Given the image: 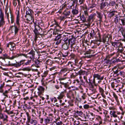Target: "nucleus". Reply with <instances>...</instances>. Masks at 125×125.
Listing matches in <instances>:
<instances>
[{"label": "nucleus", "instance_id": "1", "mask_svg": "<svg viewBox=\"0 0 125 125\" xmlns=\"http://www.w3.org/2000/svg\"><path fill=\"white\" fill-rule=\"evenodd\" d=\"M34 26L35 28L34 32L35 34V40H36L38 37L37 36L39 35H41L42 34V29L38 25H37L35 23H34Z\"/></svg>", "mask_w": 125, "mask_h": 125}, {"label": "nucleus", "instance_id": "2", "mask_svg": "<svg viewBox=\"0 0 125 125\" xmlns=\"http://www.w3.org/2000/svg\"><path fill=\"white\" fill-rule=\"evenodd\" d=\"M26 60H22L19 62H16L15 63H11L10 62H9V64L8 65L9 66H14L16 68H18L20 67L21 65L25 63Z\"/></svg>", "mask_w": 125, "mask_h": 125}, {"label": "nucleus", "instance_id": "3", "mask_svg": "<svg viewBox=\"0 0 125 125\" xmlns=\"http://www.w3.org/2000/svg\"><path fill=\"white\" fill-rule=\"evenodd\" d=\"M76 92L74 90L69 91L67 93V96L70 99H74V96L76 95Z\"/></svg>", "mask_w": 125, "mask_h": 125}, {"label": "nucleus", "instance_id": "4", "mask_svg": "<svg viewBox=\"0 0 125 125\" xmlns=\"http://www.w3.org/2000/svg\"><path fill=\"white\" fill-rule=\"evenodd\" d=\"M0 27L2 26L5 23V21L4 18V14L2 11L1 9H0Z\"/></svg>", "mask_w": 125, "mask_h": 125}, {"label": "nucleus", "instance_id": "5", "mask_svg": "<svg viewBox=\"0 0 125 125\" xmlns=\"http://www.w3.org/2000/svg\"><path fill=\"white\" fill-rule=\"evenodd\" d=\"M103 86H101L98 85L99 90V92L102 97L104 98H105V96L104 94V89H105L106 88V86L105 83H103Z\"/></svg>", "mask_w": 125, "mask_h": 125}, {"label": "nucleus", "instance_id": "6", "mask_svg": "<svg viewBox=\"0 0 125 125\" xmlns=\"http://www.w3.org/2000/svg\"><path fill=\"white\" fill-rule=\"evenodd\" d=\"M7 47L11 51H14L16 49V45L13 42H10L7 44Z\"/></svg>", "mask_w": 125, "mask_h": 125}, {"label": "nucleus", "instance_id": "7", "mask_svg": "<svg viewBox=\"0 0 125 125\" xmlns=\"http://www.w3.org/2000/svg\"><path fill=\"white\" fill-rule=\"evenodd\" d=\"M24 56L25 57L27 58L28 57V56H27V55L26 54H15L14 55H13L11 56H9L8 57V58L9 59L11 60H13L15 59L16 58H17L19 56Z\"/></svg>", "mask_w": 125, "mask_h": 125}, {"label": "nucleus", "instance_id": "8", "mask_svg": "<svg viewBox=\"0 0 125 125\" xmlns=\"http://www.w3.org/2000/svg\"><path fill=\"white\" fill-rule=\"evenodd\" d=\"M117 57H113L112 59L111 60V64H116L118 62H123L125 61L124 60H122L119 58H117Z\"/></svg>", "mask_w": 125, "mask_h": 125}, {"label": "nucleus", "instance_id": "9", "mask_svg": "<svg viewBox=\"0 0 125 125\" xmlns=\"http://www.w3.org/2000/svg\"><path fill=\"white\" fill-rule=\"evenodd\" d=\"M8 116L7 115H3L1 113H0V119L2 120L3 122L4 123H6L8 121Z\"/></svg>", "mask_w": 125, "mask_h": 125}, {"label": "nucleus", "instance_id": "10", "mask_svg": "<svg viewBox=\"0 0 125 125\" xmlns=\"http://www.w3.org/2000/svg\"><path fill=\"white\" fill-rule=\"evenodd\" d=\"M70 44L68 41L67 39H66L64 41V43L62 44V46L64 50H67L69 48Z\"/></svg>", "mask_w": 125, "mask_h": 125}, {"label": "nucleus", "instance_id": "11", "mask_svg": "<svg viewBox=\"0 0 125 125\" xmlns=\"http://www.w3.org/2000/svg\"><path fill=\"white\" fill-rule=\"evenodd\" d=\"M111 43L112 46L114 47L117 48L118 47H120L122 43L118 41H116L114 42H111Z\"/></svg>", "mask_w": 125, "mask_h": 125}, {"label": "nucleus", "instance_id": "12", "mask_svg": "<svg viewBox=\"0 0 125 125\" xmlns=\"http://www.w3.org/2000/svg\"><path fill=\"white\" fill-rule=\"evenodd\" d=\"M86 116L91 121L93 120L95 118V115L92 113H89Z\"/></svg>", "mask_w": 125, "mask_h": 125}, {"label": "nucleus", "instance_id": "13", "mask_svg": "<svg viewBox=\"0 0 125 125\" xmlns=\"http://www.w3.org/2000/svg\"><path fill=\"white\" fill-rule=\"evenodd\" d=\"M66 92L67 91L66 89H64V90L62 91L60 94L58 95V97H57V98L58 99H62L64 96V94L66 93Z\"/></svg>", "mask_w": 125, "mask_h": 125}, {"label": "nucleus", "instance_id": "14", "mask_svg": "<svg viewBox=\"0 0 125 125\" xmlns=\"http://www.w3.org/2000/svg\"><path fill=\"white\" fill-rule=\"evenodd\" d=\"M93 76L94 79L97 78V79L100 80H103L104 78V76H101L100 75L97 74H94Z\"/></svg>", "mask_w": 125, "mask_h": 125}, {"label": "nucleus", "instance_id": "15", "mask_svg": "<svg viewBox=\"0 0 125 125\" xmlns=\"http://www.w3.org/2000/svg\"><path fill=\"white\" fill-rule=\"evenodd\" d=\"M13 26L14 27V33L15 34H16L18 32V31L19 30V29L18 28L19 27H18V26H17L15 25H14V26H11L10 27V29H11V31H12V33H14V31H12V28L13 27Z\"/></svg>", "mask_w": 125, "mask_h": 125}, {"label": "nucleus", "instance_id": "16", "mask_svg": "<svg viewBox=\"0 0 125 125\" xmlns=\"http://www.w3.org/2000/svg\"><path fill=\"white\" fill-rule=\"evenodd\" d=\"M119 70L116 67H115L112 69V70L113 71V75L118 76V74Z\"/></svg>", "mask_w": 125, "mask_h": 125}, {"label": "nucleus", "instance_id": "17", "mask_svg": "<svg viewBox=\"0 0 125 125\" xmlns=\"http://www.w3.org/2000/svg\"><path fill=\"white\" fill-rule=\"evenodd\" d=\"M42 94H39L38 96H37V97L38 99H39L40 101V103H43V101L44 99V98L42 96Z\"/></svg>", "mask_w": 125, "mask_h": 125}, {"label": "nucleus", "instance_id": "18", "mask_svg": "<svg viewBox=\"0 0 125 125\" xmlns=\"http://www.w3.org/2000/svg\"><path fill=\"white\" fill-rule=\"evenodd\" d=\"M35 52L33 50H31V51L29 52L28 54H31V56H30V58L31 59H34L35 57Z\"/></svg>", "mask_w": 125, "mask_h": 125}, {"label": "nucleus", "instance_id": "19", "mask_svg": "<svg viewBox=\"0 0 125 125\" xmlns=\"http://www.w3.org/2000/svg\"><path fill=\"white\" fill-rule=\"evenodd\" d=\"M26 15H33V12L31 9H28L26 10Z\"/></svg>", "mask_w": 125, "mask_h": 125}, {"label": "nucleus", "instance_id": "20", "mask_svg": "<svg viewBox=\"0 0 125 125\" xmlns=\"http://www.w3.org/2000/svg\"><path fill=\"white\" fill-rule=\"evenodd\" d=\"M38 95L39 94H42L44 92V88L43 87L40 86L38 88Z\"/></svg>", "mask_w": 125, "mask_h": 125}, {"label": "nucleus", "instance_id": "21", "mask_svg": "<svg viewBox=\"0 0 125 125\" xmlns=\"http://www.w3.org/2000/svg\"><path fill=\"white\" fill-rule=\"evenodd\" d=\"M97 17L99 19V21L101 22L102 21L103 17V14L101 13L98 12H97Z\"/></svg>", "mask_w": 125, "mask_h": 125}, {"label": "nucleus", "instance_id": "22", "mask_svg": "<svg viewBox=\"0 0 125 125\" xmlns=\"http://www.w3.org/2000/svg\"><path fill=\"white\" fill-rule=\"evenodd\" d=\"M71 49L73 51H76V50H77L78 49L79 47L75 45V44H72L71 46Z\"/></svg>", "mask_w": 125, "mask_h": 125}, {"label": "nucleus", "instance_id": "23", "mask_svg": "<svg viewBox=\"0 0 125 125\" xmlns=\"http://www.w3.org/2000/svg\"><path fill=\"white\" fill-rule=\"evenodd\" d=\"M96 91V89L94 87L90 88L89 89V93L91 95H92Z\"/></svg>", "mask_w": 125, "mask_h": 125}, {"label": "nucleus", "instance_id": "24", "mask_svg": "<svg viewBox=\"0 0 125 125\" xmlns=\"http://www.w3.org/2000/svg\"><path fill=\"white\" fill-rule=\"evenodd\" d=\"M17 17L16 23L18 27H20V24L19 23L20 19L19 18V10L17 11Z\"/></svg>", "mask_w": 125, "mask_h": 125}, {"label": "nucleus", "instance_id": "25", "mask_svg": "<svg viewBox=\"0 0 125 125\" xmlns=\"http://www.w3.org/2000/svg\"><path fill=\"white\" fill-rule=\"evenodd\" d=\"M33 15H25V17L26 18V20L29 21H30L32 20L33 21Z\"/></svg>", "mask_w": 125, "mask_h": 125}, {"label": "nucleus", "instance_id": "26", "mask_svg": "<svg viewBox=\"0 0 125 125\" xmlns=\"http://www.w3.org/2000/svg\"><path fill=\"white\" fill-rule=\"evenodd\" d=\"M116 112L114 110H111L110 112V114L111 115V117H112L114 118H116L117 117V115L116 114Z\"/></svg>", "mask_w": 125, "mask_h": 125}, {"label": "nucleus", "instance_id": "27", "mask_svg": "<svg viewBox=\"0 0 125 125\" xmlns=\"http://www.w3.org/2000/svg\"><path fill=\"white\" fill-rule=\"evenodd\" d=\"M79 12V11L78 9H73L72 11V13L73 16L77 15Z\"/></svg>", "mask_w": 125, "mask_h": 125}, {"label": "nucleus", "instance_id": "28", "mask_svg": "<svg viewBox=\"0 0 125 125\" xmlns=\"http://www.w3.org/2000/svg\"><path fill=\"white\" fill-rule=\"evenodd\" d=\"M116 17L115 18L114 22L116 24H117L118 23H119L120 25L121 24L120 23V19L121 18H120L118 16H117L116 15L115 16Z\"/></svg>", "mask_w": 125, "mask_h": 125}, {"label": "nucleus", "instance_id": "29", "mask_svg": "<svg viewBox=\"0 0 125 125\" xmlns=\"http://www.w3.org/2000/svg\"><path fill=\"white\" fill-rule=\"evenodd\" d=\"M117 11L115 10H113L109 12L108 14V17L109 18H111L113 16L116 14L115 13H117Z\"/></svg>", "mask_w": 125, "mask_h": 125}, {"label": "nucleus", "instance_id": "30", "mask_svg": "<svg viewBox=\"0 0 125 125\" xmlns=\"http://www.w3.org/2000/svg\"><path fill=\"white\" fill-rule=\"evenodd\" d=\"M119 55V53H118V52H114L109 54V55L107 56V58L109 57L110 58L111 57H112L115 55H116V57H117Z\"/></svg>", "mask_w": 125, "mask_h": 125}, {"label": "nucleus", "instance_id": "31", "mask_svg": "<svg viewBox=\"0 0 125 125\" xmlns=\"http://www.w3.org/2000/svg\"><path fill=\"white\" fill-rule=\"evenodd\" d=\"M71 13L70 11H68V9H66L63 12V14L66 16H67L69 15Z\"/></svg>", "mask_w": 125, "mask_h": 125}, {"label": "nucleus", "instance_id": "32", "mask_svg": "<svg viewBox=\"0 0 125 125\" xmlns=\"http://www.w3.org/2000/svg\"><path fill=\"white\" fill-rule=\"evenodd\" d=\"M64 36V35L63 34H59L56 37V38L54 39V40H60V39H62V38Z\"/></svg>", "mask_w": 125, "mask_h": 125}, {"label": "nucleus", "instance_id": "33", "mask_svg": "<svg viewBox=\"0 0 125 125\" xmlns=\"http://www.w3.org/2000/svg\"><path fill=\"white\" fill-rule=\"evenodd\" d=\"M108 3L107 2H102L100 4V9L101 10H102L104 8L106 5Z\"/></svg>", "mask_w": 125, "mask_h": 125}, {"label": "nucleus", "instance_id": "34", "mask_svg": "<svg viewBox=\"0 0 125 125\" xmlns=\"http://www.w3.org/2000/svg\"><path fill=\"white\" fill-rule=\"evenodd\" d=\"M75 39L73 37H72L71 38H70L68 40V41H69V43L70 44V42H71L72 44H75Z\"/></svg>", "mask_w": 125, "mask_h": 125}, {"label": "nucleus", "instance_id": "35", "mask_svg": "<svg viewBox=\"0 0 125 125\" xmlns=\"http://www.w3.org/2000/svg\"><path fill=\"white\" fill-rule=\"evenodd\" d=\"M95 16V15L94 14H91L90 16H89L88 19V20L89 22H90L91 21H93V20Z\"/></svg>", "mask_w": 125, "mask_h": 125}, {"label": "nucleus", "instance_id": "36", "mask_svg": "<svg viewBox=\"0 0 125 125\" xmlns=\"http://www.w3.org/2000/svg\"><path fill=\"white\" fill-rule=\"evenodd\" d=\"M109 40V38L107 37H105L103 38V42L104 43L106 42V44L108 43Z\"/></svg>", "mask_w": 125, "mask_h": 125}, {"label": "nucleus", "instance_id": "37", "mask_svg": "<svg viewBox=\"0 0 125 125\" xmlns=\"http://www.w3.org/2000/svg\"><path fill=\"white\" fill-rule=\"evenodd\" d=\"M120 22L121 24V25H125V16L123 18L120 19Z\"/></svg>", "mask_w": 125, "mask_h": 125}, {"label": "nucleus", "instance_id": "38", "mask_svg": "<svg viewBox=\"0 0 125 125\" xmlns=\"http://www.w3.org/2000/svg\"><path fill=\"white\" fill-rule=\"evenodd\" d=\"M10 14V18L11 20V23H13L14 21V18L12 14L11 13L10 11H9Z\"/></svg>", "mask_w": 125, "mask_h": 125}, {"label": "nucleus", "instance_id": "39", "mask_svg": "<svg viewBox=\"0 0 125 125\" xmlns=\"http://www.w3.org/2000/svg\"><path fill=\"white\" fill-rule=\"evenodd\" d=\"M122 43L121 44V46L120 47H118V51L117 52H118L119 53V52L122 53V52L123 51L124 49L123 47H122Z\"/></svg>", "mask_w": 125, "mask_h": 125}, {"label": "nucleus", "instance_id": "40", "mask_svg": "<svg viewBox=\"0 0 125 125\" xmlns=\"http://www.w3.org/2000/svg\"><path fill=\"white\" fill-rule=\"evenodd\" d=\"M31 125H36L37 122L36 120H35L33 119H31V120L29 122Z\"/></svg>", "mask_w": 125, "mask_h": 125}, {"label": "nucleus", "instance_id": "41", "mask_svg": "<svg viewBox=\"0 0 125 125\" xmlns=\"http://www.w3.org/2000/svg\"><path fill=\"white\" fill-rule=\"evenodd\" d=\"M45 123L46 125H47L48 124H49L51 123L52 121L51 120L50 118L47 117L45 119Z\"/></svg>", "mask_w": 125, "mask_h": 125}, {"label": "nucleus", "instance_id": "42", "mask_svg": "<svg viewBox=\"0 0 125 125\" xmlns=\"http://www.w3.org/2000/svg\"><path fill=\"white\" fill-rule=\"evenodd\" d=\"M96 34V32H95L94 30H92L91 31V32L90 33V35L91 37L93 38L94 37V36Z\"/></svg>", "mask_w": 125, "mask_h": 125}, {"label": "nucleus", "instance_id": "43", "mask_svg": "<svg viewBox=\"0 0 125 125\" xmlns=\"http://www.w3.org/2000/svg\"><path fill=\"white\" fill-rule=\"evenodd\" d=\"M66 78H61L59 79V80L60 81V84L63 85H65L66 83H64L62 81L65 80L66 79Z\"/></svg>", "mask_w": 125, "mask_h": 125}, {"label": "nucleus", "instance_id": "44", "mask_svg": "<svg viewBox=\"0 0 125 125\" xmlns=\"http://www.w3.org/2000/svg\"><path fill=\"white\" fill-rule=\"evenodd\" d=\"M121 29L120 28L119 30H120L122 35L125 39V31L122 27H121Z\"/></svg>", "mask_w": 125, "mask_h": 125}, {"label": "nucleus", "instance_id": "45", "mask_svg": "<svg viewBox=\"0 0 125 125\" xmlns=\"http://www.w3.org/2000/svg\"><path fill=\"white\" fill-rule=\"evenodd\" d=\"M46 63L48 65L51 66L53 63L52 61L50 59H48L46 61Z\"/></svg>", "mask_w": 125, "mask_h": 125}, {"label": "nucleus", "instance_id": "46", "mask_svg": "<svg viewBox=\"0 0 125 125\" xmlns=\"http://www.w3.org/2000/svg\"><path fill=\"white\" fill-rule=\"evenodd\" d=\"M73 83H75L77 85H80V81L78 79H76L73 81Z\"/></svg>", "mask_w": 125, "mask_h": 125}, {"label": "nucleus", "instance_id": "47", "mask_svg": "<svg viewBox=\"0 0 125 125\" xmlns=\"http://www.w3.org/2000/svg\"><path fill=\"white\" fill-rule=\"evenodd\" d=\"M80 18L81 20L83 22H84L86 21L85 18L84 16L83 15L80 16Z\"/></svg>", "mask_w": 125, "mask_h": 125}, {"label": "nucleus", "instance_id": "48", "mask_svg": "<svg viewBox=\"0 0 125 125\" xmlns=\"http://www.w3.org/2000/svg\"><path fill=\"white\" fill-rule=\"evenodd\" d=\"M96 119L99 122L100 124H101L102 123V119L101 116H98L96 118Z\"/></svg>", "mask_w": 125, "mask_h": 125}, {"label": "nucleus", "instance_id": "49", "mask_svg": "<svg viewBox=\"0 0 125 125\" xmlns=\"http://www.w3.org/2000/svg\"><path fill=\"white\" fill-rule=\"evenodd\" d=\"M83 10L84 11V14L86 16L88 15V12L87 11V7L86 6L85 8H84Z\"/></svg>", "mask_w": 125, "mask_h": 125}, {"label": "nucleus", "instance_id": "50", "mask_svg": "<svg viewBox=\"0 0 125 125\" xmlns=\"http://www.w3.org/2000/svg\"><path fill=\"white\" fill-rule=\"evenodd\" d=\"M109 58H110L109 57L107 58V56L104 59L105 60H106L105 62L106 63H109L111 64V63H110L111 62V60H109Z\"/></svg>", "mask_w": 125, "mask_h": 125}, {"label": "nucleus", "instance_id": "51", "mask_svg": "<svg viewBox=\"0 0 125 125\" xmlns=\"http://www.w3.org/2000/svg\"><path fill=\"white\" fill-rule=\"evenodd\" d=\"M54 122L56 123V125H62V122L60 121H54Z\"/></svg>", "mask_w": 125, "mask_h": 125}, {"label": "nucleus", "instance_id": "52", "mask_svg": "<svg viewBox=\"0 0 125 125\" xmlns=\"http://www.w3.org/2000/svg\"><path fill=\"white\" fill-rule=\"evenodd\" d=\"M63 85L64 87V88L63 89H66V90L67 88L68 89H70L71 88V87H69V85L67 83H66L65 85Z\"/></svg>", "mask_w": 125, "mask_h": 125}, {"label": "nucleus", "instance_id": "53", "mask_svg": "<svg viewBox=\"0 0 125 125\" xmlns=\"http://www.w3.org/2000/svg\"><path fill=\"white\" fill-rule=\"evenodd\" d=\"M83 107L85 109H88L89 108H91L92 107V106H90L89 105L87 104L84 105Z\"/></svg>", "mask_w": 125, "mask_h": 125}, {"label": "nucleus", "instance_id": "54", "mask_svg": "<svg viewBox=\"0 0 125 125\" xmlns=\"http://www.w3.org/2000/svg\"><path fill=\"white\" fill-rule=\"evenodd\" d=\"M62 40V39H60V40H54L55 41H56V42L55 43V44L57 45L61 43Z\"/></svg>", "mask_w": 125, "mask_h": 125}, {"label": "nucleus", "instance_id": "55", "mask_svg": "<svg viewBox=\"0 0 125 125\" xmlns=\"http://www.w3.org/2000/svg\"><path fill=\"white\" fill-rule=\"evenodd\" d=\"M124 74V72L119 70L118 74V76L119 75L123 76Z\"/></svg>", "mask_w": 125, "mask_h": 125}, {"label": "nucleus", "instance_id": "56", "mask_svg": "<svg viewBox=\"0 0 125 125\" xmlns=\"http://www.w3.org/2000/svg\"><path fill=\"white\" fill-rule=\"evenodd\" d=\"M85 72L82 70H80L78 71V73L80 75H82L84 74H85Z\"/></svg>", "mask_w": 125, "mask_h": 125}, {"label": "nucleus", "instance_id": "57", "mask_svg": "<svg viewBox=\"0 0 125 125\" xmlns=\"http://www.w3.org/2000/svg\"><path fill=\"white\" fill-rule=\"evenodd\" d=\"M26 114L27 116L28 121V122H29L31 120V117L30 116L28 113L27 112H26Z\"/></svg>", "mask_w": 125, "mask_h": 125}, {"label": "nucleus", "instance_id": "58", "mask_svg": "<svg viewBox=\"0 0 125 125\" xmlns=\"http://www.w3.org/2000/svg\"><path fill=\"white\" fill-rule=\"evenodd\" d=\"M116 4L115 2L114 1H112L109 3V5L110 6H114Z\"/></svg>", "mask_w": 125, "mask_h": 125}, {"label": "nucleus", "instance_id": "59", "mask_svg": "<svg viewBox=\"0 0 125 125\" xmlns=\"http://www.w3.org/2000/svg\"><path fill=\"white\" fill-rule=\"evenodd\" d=\"M38 46L40 49H41L43 48L44 47L45 45L44 44L41 43L39 44Z\"/></svg>", "mask_w": 125, "mask_h": 125}, {"label": "nucleus", "instance_id": "60", "mask_svg": "<svg viewBox=\"0 0 125 125\" xmlns=\"http://www.w3.org/2000/svg\"><path fill=\"white\" fill-rule=\"evenodd\" d=\"M80 123L79 121L77 120H75L73 123L74 125H79V124Z\"/></svg>", "mask_w": 125, "mask_h": 125}, {"label": "nucleus", "instance_id": "61", "mask_svg": "<svg viewBox=\"0 0 125 125\" xmlns=\"http://www.w3.org/2000/svg\"><path fill=\"white\" fill-rule=\"evenodd\" d=\"M9 92V91L6 90L3 93V94L5 96L8 97V94Z\"/></svg>", "mask_w": 125, "mask_h": 125}, {"label": "nucleus", "instance_id": "62", "mask_svg": "<svg viewBox=\"0 0 125 125\" xmlns=\"http://www.w3.org/2000/svg\"><path fill=\"white\" fill-rule=\"evenodd\" d=\"M67 69L66 68L62 69L61 70V72L62 73H64V72L67 71Z\"/></svg>", "mask_w": 125, "mask_h": 125}, {"label": "nucleus", "instance_id": "63", "mask_svg": "<svg viewBox=\"0 0 125 125\" xmlns=\"http://www.w3.org/2000/svg\"><path fill=\"white\" fill-rule=\"evenodd\" d=\"M119 78L117 79H113V81L115 83H119L120 82V80H119Z\"/></svg>", "mask_w": 125, "mask_h": 125}, {"label": "nucleus", "instance_id": "64", "mask_svg": "<svg viewBox=\"0 0 125 125\" xmlns=\"http://www.w3.org/2000/svg\"><path fill=\"white\" fill-rule=\"evenodd\" d=\"M85 84V83L82 79H81L80 81V85H83Z\"/></svg>", "mask_w": 125, "mask_h": 125}]
</instances>
